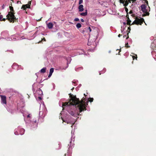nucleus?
<instances>
[{
  "label": "nucleus",
  "instance_id": "18",
  "mask_svg": "<svg viewBox=\"0 0 156 156\" xmlns=\"http://www.w3.org/2000/svg\"><path fill=\"white\" fill-rule=\"evenodd\" d=\"M54 69L53 68H51L50 69L49 72L53 73L54 72Z\"/></svg>",
  "mask_w": 156,
  "mask_h": 156
},
{
  "label": "nucleus",
  "instance_id": "23",
  "mask_svg": "<svg viewBox=\"0 0 156 156\" xmlns=\"http://www.w3.org/2000/svg\"><path fill=\"white\" fill-rule=\"evenodd\" d=\"M83 0H80L79 4V5H80L81 4H82L83 3Z\"/></svg>",
  "mask_w": 156,
  "mask_h": 156
},
{
  "label": "nucleus",
  "instance_id": "29",
  "mask_svg": "<svg viewBox=\"0 0 156 156\" xmlns=\"http://www.w3.org/2000/svg\"><path fill=\"white\" fill-rule=\"evenodd\" d=\"M42 18V17H41V18H40V19H38V20H37V21H40V20H41V19Z\"/></svg>",
  "mask_w": 156,
  "mask_h": 156
},
{
  "label": "nucleus",
  "instance_id": "19",
  "mask_svg": "<svg viewBox=\"0 0 156 156\" xmlns=\"http://www.w3.org/2000/svg\"><path fill=\"white\" fill-rule=\"evenodd\" d=\"M93 98H90L89 99V101L90 102H92L93 101Z\"/></svg>",
  "mask_w": 156,
  "mask_h": 156
},
{
  "label": "nucleus",
  "instance_id": "30",
  "mask_svg": "<svg viewBox=\"0 0 156 156\" xmlns=\"http://www.w3.org/2000/svg\"><path fill=\"white\" fill-rule=\"evenodd\" d=\"M80 20L82 22H84V20L83 19H80Z\"/></svg>",
  "mask_w": 156,
  "mask_h": 156
},
{
  "label": "nucleus",
  "instance_id": "24",
  "mask_svg": "<svg viewBox=\"0 0 156 156\" xmlns=\"http://www.w3.org/2000/svg\"><path fill=\"white\" fill-rule=\"evenodd\" d=\"M132 57H133V60L135 58H136H136H137V55H136V56L133 55V56Z\"/></svg>",
  "mask_w": 156,
  "mask_h": 156
},
{
  "label": "nucleus",
  "instance_id": "28",
  "mask_svg": "<svg viewBox=\"0 0 156 156\" xmlns=\"http://www.w3.org/2000/svg\"><path fill=\"white\" fill-rule=\"evenodd\" d=\"M86 30H85V29H84V30H83L82 31V33L84 34L85 33V31H86Z\"/></svg>",
  "mask_w": 156,
  "mask_h": 156
},
{
  "label": "nucleus",
  "instance_id": "36",
  "mask_svg": "<svg viewBox=\"0 0 156 156\" xmlns=\"http://www.w3.org/2000/svg\"><path fill=\"white\" fill-rule=\"evenodd\" d=\"M27 117L28 118H30V114H29L28 115H27Z\"/></svg>",
  "mask_w": 156,
  "mask_h": 156
},
{
  "label": "nucleus",
  "instance_id": "45",
  "mask_svg": "<svg viewBox=\"0 0 156 156\" xmlns=\"http://www.w3.org/2000/svg\"><path fill=\"white\" fill-rule=\"evenodd\" d=\"M15 134H16V135H17V133H16V132H15Z\"/></svg>",
  "mask_w": 156,
  "mask_h": 156
},
{
  "label": "nucleus",
  "instance_id": "47",
  "mask_svg": "<svg viewBox=\"0 0 156 156\" xmlns=\"http://www.w3.org/2000/svg\"><path fill=\"white\" fill-rule=\"evenodd\" d=\"M131 0H128V1H129V2H130L131 1Z\"/></svg>",
  "mask_w": 156,
  "mask_h": 156
},
{
  "label": "nucleus",
  "instance_id": "8",
  "mask_svg": "<svg viewBox=\"0 0 156 156\" xmlns=\"http://www.w3.org/2000/svg\"><path fill=\"white\" fill-rule=\"evenodd\" d=\"M62 119V120L63 122L67 123V124H71V127H72L74 124V122H70V121H67V120H64Z\"/></svg>",
  "mask_w": 156,
  "mask_h": 156
},
{
  "label": "nucleus",
  "instance_id": "5",
  "mask_svg": "<svg viewBox=\"0 0 156 156\" xmlns=\"http://www.w3.org/2000/svg\"><path fill=\"white\" fill-rule=\"evenodd\" d=\"M31 2L29 1L28 2V4L26 5H22L21 8L26 10V9L30 8V5L31 4Z\"/></svg>",
  "mask_w": 156,
  "mask_h": 156
},
{
  "label": "nucleus",
  "instance_id": "1",
  "mask_svg": "<svg viewBox=\"0 0 156 156\" xmlns=\"http://www.w3.org/2000/svg\"><path fill=\"white\" fill-rule=\"evenodd\" d=\"M69 95L71 98L69 100V102H63L62 107L64 106H69L71 105H74L76 107H78L79 110V112H81L83 111L86 110L87 106L88 105V101L85 102V98H83L81 101L76 96H72L71 94Z\"/></svg>",
  "mask_w": 156,
  "mask_h": 156
},
{
  "label": "nucleus",
  "instance_id": "14",
  "mask_svg": "<svg viewBox=\"0 0 156 156\" xmlns=\"http://www.w3.org/2000/svg\"><path fill=\"white\" fill-rule=\"evenodd\" d=\"M131 22V20H130L129 18V17H128V19L127 20V24L128 25H130Z\"/></svg>",
  "mask_w": 156,
  "mask_h": 156
},
{
  "label": "nucleus",
  "instance_id": "43",
  "mask_svg": "<svg viewBox=\"0 0 156 156\" xmlns=\"http://www.w3.org/2000/svg\"><path fill=\"white\" fill-rule=\"evenodd\" d=\"M39 98L40 99H41V97H39Z\"/></svg>",
  "mask_w": 156,
  "mask_h": 156
},
{
  "label": "nucleus",
  "instance_id": "2",
  "mask_svg": "<svg viewBox=\"0 0 156 156\" xmlns=\"http://www.w3.org/2000/svg\"><path fill=\"white\" fill-rule=\"evenodd\" d=\"M9 8L11 11L9 12L8 14L6 16L7 20L10 23L18 22V18L16 19L14 15L15 12L13 7L12 6H9Z\"/></svg>",
  "mask_w": 156,
  "mask_h": 156
},
{
  "label": "nucleus",
  "instance_id": "32",
  "mask_svg": "<svg viewBox=\"0 0 156 156\" xmlns=\"http://www.w3.org/2000/svg\"><path fill=\"white\" fill-rule=\"evenodd\" d=\"M6 19H7V18ZM6 20V19L5 18H3V19H2V20H1L2 21H5V20Z\"/></svg>",
  "mask_w": 156,
  "mask_h": 156
},
{
  "label": "nucleus",
  "instance_id": "33",
  "mask_svg": "<svg viewBox=\"0 0 156 156\" xmlns=\"http://www.w3.org/2000/svg\"><path fill=\"white\" fill-rule=\"evenodd\" d=\"M42 40H43V41H46V39H45V38H44L42 39Z\"/></svg>",
  "mask_w": 156,
  "mask_h": 156
},
{
  "label": "nucleus",
  "instance_id": "37",
  "mask_svg": "<svg viewBox=\"0 0 156 156\" xmlns=\"http://www.w3.org/2000/svg\"><path fill=\"white\" fill-rule=\"evenodd\" d=\"M128 29L129 30V31L130 30V28L129 27L128 28Z\"/></svg>",
  "mask_w": 156,
  "mask_h": 156
},
{
  "label": "nucleus",
  "instance_id": "40",
  "mask_svg": "<svg viewBox=\"0 0 156 156\" xmlns=\"http://www.w3.org/2000/svg\"><path fill=\"white\" fill-rule=\"evenodd\" d=\"M123 30H124V29H121V31L122 32L123 31Z\"/></svg>",
  "mask_w": 156,
  "mask_h": 156
},
{
  "label": "nucleus",
  "instance_id": "41",
  "mask_svg": "<svg viewBox=\"0 0 156 156\" xmlns=\"http://www.w3.org/2000/svg\"><path fill=\"white\" fill-rule=\"evenodd\" d=\"M66 154H65L64 155V156H66Z\"/></svg>",
  "mask_w": 156,
  "mask_h": 156
},
{
  "label": "nucleus",
  "instance_id": "22",
  "mask_svg": "<svg viewBox=\"0 0 156 156\" xmlns=\"http://www.w3.org/2000/svg\"><path fill=\"white\" fill-rule=\"evenodd\" d=\"M125 46L127 47V48H129L130 47V46L128 45V43L126 44Z\"/></svg>",
  "mask_w": 156,
  "mask_h": 156
},
{
  "label": "nucleus",
  "instance_id": "25",
  "mask_svg": "<svg viewBox=\"0 0 156 156\" xmlns=\"http://www.w3.org/2000/svg\"><path fill=\"white\" fill-rule=\"evenodd\" d=\"M52 73L49 72V74L48 76V77L50 78L52 75Z\"/></svg>",
  "mask_w": 156,
  "mask_h": 156
},
{
  "label": "nucleus",
  "instance_id": "13",
  "mask_svg": "<svg viewBox=\"0 0 156 156\" xmlns=\"http://www.w3.org/2000/svg\"><path fill=\"white\" fill-rule=\"evenodd\" d=\"M87 10H86V12H85L81 13H80V15L81 16H86V15H87Z\"/></svg>",
  "mask_w": 156,
  "mask_h": 156
},
{
  "label": "nucleus",
  "instance_id": "15",
  "mask_svg": "<svg viewBox=\"0 0 156 156\" xmlns=\"http://www.w3.org/2000/svg\"><path fill=\"white\" fill-rule=\"evenodd\" d=\"M76 27L77 28H79L81 27V25L80 23H78L76 25Z\"/></svg>",
  "mask_w": 156,
  "mask_h": 156
},
{
  "label": "nucleus",
  "instance_id": "16",
  "mask_svg": "<svg viewBox=\"0 0 156 156\" xmlns=\"http://www.w3.org/2000/svg\"><path fill=\"white\" fill-rule=\"evenodd\" d=\"M85 30L87 31L89 30V32H91V29L90 27L85 28Z\"/></svg>",
  "mask_w": 156,
  "mask_h": 156
},
{
  "label": "nucleus",
  "instance_id": "17",
  "mask_svg": "<svg viewBox=\"0 0 156 156\" xmlns=\"http://www.w3.org/2000/svg\"><path fill=\"white\" fill-rule=\"evenodd\" d=\"M125 3H124V6H126L128 5V3L127 2V1H125Z\"/></svg>",
  "mask_w": 156,
  "mask_h": 156
},
{
  "label": "nucleus",
  "instance_id": "34",
  "mask_svg": "<svg viewBox=\"0 0 156 156\" xmlns=\"http://www.w3.org/2000/svg\"><path fill=\"white\" fill-rule=\"evenodd\" d=\"M136 0H132L133 2H135Z\"/></svg>",
  "mask_w": 156,
  "mask_h": 156
},
{
  "label": "nucleus",
  "instance_id": "31",
  "mask_svg": "<svg viewBox=\"0 0 156 156\" xmlns=\"http://www.w3.org/2000/svg\"><path fill=\"white\" fill-rule=\"evenodd\" d=\"M133 12L131 10V11H129V13L130 14H132V13H133Z\"/></svg>",
  "mask_w": 156,
  "mask_h": 156
},
{
  "label": "nucleus",
  "instance_id": "42",
  "mask_svg": "<svg viewBox=\"0 0 156 156\" xmlns=\"http://www.w3.org/2000/svg\"><path fill=\"white\" fill-rule=\"evenodd\" d=\"M128 37H129V36H128H128L127 37V38H126V39H127Z\"/></svg>",
  "mask_w": 156,
  "mask_h": 156
},
{
  "label": "nucleus",
  "instance_id": "3",
  "mask_svg": "<svg viewBox=\"0 0 156 156\" xmlns=\"http://www.w3.org/2000/svg\"><path fill=\"white\" fill-rule=\"evenodd\" d=\"M143 22H144L143 18L139 19L136 17L135 20L133 22L131 25L135 24L137 25L139 24L141 25Z\"/></svg>",
  "mask_w": 156,
  "mask_h": 156
},
{
  "label": "nucleus",
  "instance_id": "26",
  "mask_svg": "<svg viewBox=\"0 0 156 156\" xmlns=\"http://www.w3.org/2000/svg\"><path fill=\"white\" fill-rule=\"evenodd\" d=\"M125 11H126V12L127 13H128V8L126 7H125Z\"/></svg>",
  "mask_w": 156,
  "mask_h": 156
},
{
  "label": "nucleus",
  "instance_id": "46",
  "mask_svg": "<svg viewBox=\"0 0 156 156\" xmlns=\"http://www.w3.org/2000/svg\"><path fill=\"white\" fill-rule=\"evenodd\" d=\"M11 1H12V2H13V0H11Z\"/></svg>",
  "mask_w": 156,
  "mask_h": 156
},
{
  "label": "nucleus",
  "instance_id": "50",
  "mask_svg": "<svg viewBox=\"0 0 156 156\" xmlns=\"http://www.w3.org/2000/svg\"><path fill=\"white\" fill-rule=\"evenodd\" d=\"M74 88H73L72 89H73Z\"/></svg>",
  "mask_w": 156,
  "mask_h": 156
},
{
  "label": "nucleus",
  "instance_id": "11",
  "mask_svg": "<svg viewBox=\"0 0 156 156\" xmlns=\"http://www.w3.org/2000/svg\"><path fill=\"white\" fill-rule=\"evenodd\" d=\"M25 130L23 129H21L19 130L20 133V135H23L25 132Z\"/></svg>",
  "mask_w": 156,
  "mask_h": 156
},
{
  "label": "nucleus",
  "instance_id": "20",
  "mask_svg": "<svg viewBox=\"0 0 156 156\" xmlns=\"http://www.w3.org/2000/svg\"><path fill=\"white\" fill-rule=\"evenodd\" d=\"M125 0H120V2L121 3L124 4L125 3Z\"/></svg>",
  "mask_w": 156,
  "mask_h": 156
},
{
  "label": "nucleus",
  "instance_id": "27",
  "mask_svg": "<svg viewBox=\"0 0 156 156\" xmlns=\"http://www.w3.org/2000/svg\"><path fill=\"white\" fill-rule=\"evenodd\" d=\"M3 17L2 15L0 14V21L1 20V19Z\"/></svg>",
  "mask_w": 156,
  "mask_h": 156
},
{
  "label": "nucleus",
  "instance_id": "48",
  "mask_svg": "<svg viewBox=\"0 0 156 156\" xmlns=\"http://www.w3.org/2000/svg\"><path fill=\"white\" fill-rule=\"evenodd\" d=\"M110 52H111V51H109V52L110 53Z\"/></svg>",
  "mask_w": 156,
  "mask_h": 156
},
{
  "label": "nucleus",
  "instance_id": "39",
  "mask_svg": "<svg viewBox=\"0 0 156 156\" xmlns=\"http://www.w3.org/2000/svg\"><path fill=\"white\" fill-rule=\"evenodd\" d=\"M4 5H3L2 6V9H3L4 8Z\"/></svg>",
  "mask_w": 156,
  "mask_h": 156
},
{
  "label": "nucleus",
  "instance_id": "7",
  "mask_svg": "<svg viewBox=\"0 0 156 156\" xmlns=\"http://www.w3.org/2000/svg\"><path fill=\"white\" fill-rule=\"evenodd\" d=\"M69 113L72 116H73L74 117L76 116V115H79L80 113H77V114L74 112L73 111H70L69 112Z\"/></svg>",
  "mask_w": 156,
  "mask_h": 156
},
{
  "label": "nucleus",
  "instance_id": "9",
  "mask_svg": "<svg viewBox=\"0 0 156 156\" xmlns=\"http://www.w3.org/2000/svg\"><path fill=\"white\" fill-rule=\"evenodd\" d=\"M79 12H82L83 10V6L82 5H80L78 7Z\"/></svg>",
  "mask_w": 156,
  "mask_h": 156
},
{
  "label": "nucleus",
  "instance_id": "35",
  "mask_svg": "<svg viewBox=\"0 0 156 156\" xmlns=\"http://www.w3.org/2000/svg\"><path fill=\"white\" fill-rule=\"evenodd\" d=\"M122 35H121L120 34H119L118 36L119 37H120L121 36H122Z\"/></svg>",
  "mask_w": 156,
  "mask_h": 156
},
{
  "label": "nucleus",
  "instance_id": "6",
  "mask_svg": "<svg viewBox=\"0 0 156 156\" xmlns=\"http://www.w3.org/2000/svg\"><path fill=\"white\" fill-rule=\"evenodd\" d=\"M0 97L1 98V102L3 104H6V97L5 96L1 95Z\"/></svg>",
  "mask_w": 156,
  "mask_h": 156
},
{
  "label": "nucleus",
  "instance_id": "12",
  "mask_svg": "<svg viewBox=\"0 0 156 156\" xmlns=\"http://www.w3.org/2000/svg\"><path fill=\"white\" fill-rule=\"evenodd\" d=\"M46 68L44 67L40 70V72L41 73H44L46 72Z\"/></svg>",
  "mask_w": 156,
  "mask_h": 156
},
{
  "label": "nucleus",
  "instance_id": "10",
  "mask_svg": "<svg viewBox=\"0 0 156 156\" xmlns=\"http://www.w3.org/2000/svg\"><path fill=\"white\" fill-rule=\"evenodd\" d=\"M48 27L50 29H51L53 27V24L51 23H49L47 24Z\"/></svg>",
  "mask_w": 156,
  "mask_h": 156
},
{
  "label": "nucleus",
  "instance_id": "21",
  "mask_svg": "<svg viewBox=\"0 0 156 156\" xmlns=\"http://www.w3.org/2000/svg\"><path fill=\"white\" fill-rule=\"evenodd\" d=\"M74 21H79V19L78 18H76L74 19Z\"/></svg>",
  "mask_w": 156,
  "mask_h": 156
},
{
  "label": "nucleus",
  "instance_id": "4",
  "mask_svg": "<svg viewBox=\"0 0 156 156\" xmlns=\"http://www.w3.org/2000/svg\"><path fill=\"white\" fill-rule=\"evenodd\" d=\"M141 10L143 12L146 13V16H148L149 13L147 12V10L146 9V6L144 4L142 5H141Z\"/></svg>",
  "mask_w": 156,
  "mask_h": 156
},
{
  "label": "nucleus",
  "instance_id": "44",
  "mask_svg": "<svg viewBox=\"0 0 156 156\" xmlns=\"http://www.w3.org/2000/svg\"><path fill=\"white\" fill-rule=\"evenodd\" d=\"M15 134H16V135H17V133H16V132H15Z\"/></svg>",
  "mask_w": 156,
  "mask_h": 156
},
{
  "label": "nucleus",
  "instance_id": "38",
  "mask_svg": "<svg viewBox=\"0 0 156 156\" xmlns=\"http://www.w3.org/2000/svg\"><path fill=\"white\" fill-rule=\"evenodd\" d=\"M123 24L124 25H126V23H125V22H124Z\"/></svg>",
  "mask_w": 156,
  "mask_h": 156
},
{
  "label": "nucleus",
  "instance_id": "49",
  "mask_svg": "<svg viewBox=\"0 0 156 156\" xmlns=\"http://www.w3.org/2000/svg\"><path fill=\"white\" fill-rule=\"evenodd\" d=\"M127 16H128V15H126V16L127 17Z\"/></svg>",
  "mask_w": 156,
  "mask_h": 156
}]
</instances>
